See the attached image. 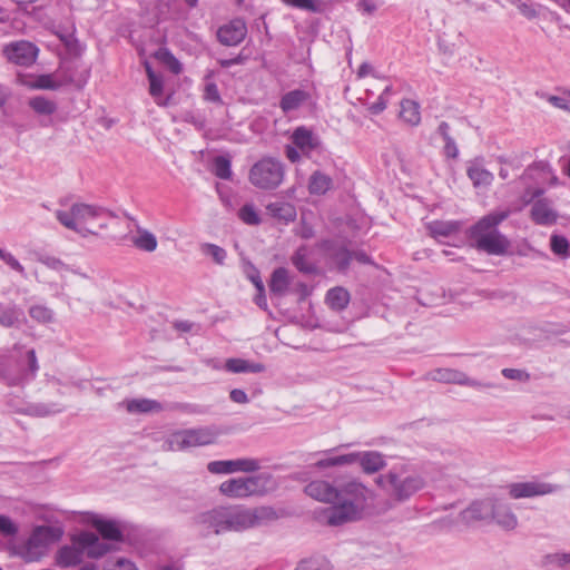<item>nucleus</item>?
<instances>
[{"mask_svg": "<svg viewBox=\"0 0 570 570\" xmlns=\"http://www.w3.org/2000/svg\"><path fill=\"white\" fill-rule=\"evenodd\" d=\"M278 519L272 507L246 508L244 505H219L195 515L194 523L205 533L222 534L240 532L262 527Z\"/></svg>", "mask_w": 570, "mask_h": 570, "instance_id": "obj_1", "label": "nucleus"}, {"mask_svg": "<svg viewBox=\"0 0 570 570\" xmlns=\"http://www.w3.org/2000/svg\"><path fill=\"white\" fill-rule=\"evenodd\" d=\"M372 491L357 479H351L337 485L335 503L323 509L318 519L330 527H340L358 521L368 505Z\"/></svg>", "mask_w": 570, "mask_h": 570, "instance_id": "obj_2", "label": "nucleus"}, {"mask_svg": "<svg viewBox=\"0 0 570 570\" xmlns=\"http://www.w3.org/2000/svg\"><path fill=\"white\" fill-rule=\"evenodd\" d=\"M57 220L67 229L73 230L81 237L98 235L106 229L114 215L106 208L94 204L73 203L69 209H57Z\"/></svg>", "mask_w": 570, "mask_h": 570, "instance_id": "obj_3", "label": "nucleus"}, {"mask_svg": "<svg viewBox=\"0 0 570 570\" xmlns=\"http://www.w3.org/2000/svg\"><path fill=\"white\" fill-rule=\"evenodd\" d=\"M509 209L492 212L479 219L470 228V238L475 248L490 255H502L509 246V239L498 230V226L510 216Z\"/></svg>", "mask_w": 570, "mask_h": 570, "instance_id": "obj_4", "label": "nucleus"}, {"mask_svg": "<svg viewBox=\"0 0 570 570\" xmlns=\"http://www.w3.org/2000/svg\"><path fill=\"white\" fill-rule=\"evenodd\" d=\"M375 482L399 502L409 500L425 487L424 478L404 465L380 475Z\"/></svg>", "mask_w": 570, "mask_h": 570, "instance_id": "obj_5", "label": "nucleus"}, {"mask_svg": "<svg viewBox=\"0 0 570 570\" xmlns=\"http://www.w3.org/2000/svg\"><path fill=\"white\" fill-rule=\"evenodd\" d=\"M220 435L215 425L176 431L167 436L163 444L165 451H185L190 448L206 446L216 442Z\"/></svg>", "mask_w": 570, "mask_h": 570, "instance_id": "obj_6", "label": "nucleus"}, {"mask_svg": "<svg viewBox=\"0 0 570 570\" xmlns=\"http://www.w3.org/2000/svg\"><path fill=\"white\" fill-rule=\"evenodd\" d=\"M285 177L284 164L275 157H263L249 169V183L261 190H274L278 188Z\"/></svg>", "mask_w": 570, "mask_h": 570, "instance_id": "obj_7", "label": "nucleus"}, {"mask_svg": "<svg viewBox=\"0 0 570 570\" xmlns=\"http://www.w3.org/2000/svg\"><path fill=\"white\" fill-rule=\"evenodd\" d=\"M61 537L62 530L60 528L38 525L19 548L18 554L27 562L38 561L47 554L49 547L59 541Z\"/></svg>", "mask_w": 570, "mask_h": 570, "instance_id": "obj_8", "label": "nucleus"}, {"mask_svg": "<svg viewBox=\"0 0 570 570\" xmlns=\"http://www.w3.org/2000/svg\"><path fill=\"white\" fill-rule=\"evenodd\" d=\"M544 190L542 188H528L522 199L525 204L532 203L530 209V218L537 225L550 226L557 223L559 214L556 210L552 200L543 198Z\"/></svg>", "mask_w": 570, "mask_h": 570, "instance_id": "obj_9", "label": "nucleus"}, {"mask_svg": "<svg viewBox=\"0 0 570 570\" xmlns=\"http://www.w3.org/2000/svg\"><path fill=\"white\" fill-rule=\"evenodd\" d=\"M561 489L559 484L547 482L540 479L515 482L508 485V493L511 499H528L549 495Z\"/></svg>", "mask_w": 570, "mask_h": 570, "instance_id": "obj_10", "label": "nucleus"}, {"mask_svg": "<svg viewBox=\"0 0 570 570\" xmlns=\"http://www.w3.org/2000/svg\"><path fill=\"white\" fill-rule=\"evenodd\" d=\"M39 53L38 47L27 40L13 41L3 47L4 57L12 63L29 67L35 63Z\"/></svg>", "mask_w": 570, "mask_h": 570, "instance_id": "obj_11", "label": "nucleus"}, {"mask_svg": "<svg viewBox=\"0 0 570 570\" xmlns=\"http://www.w3.org/2000/svg\"><path fill=\"white\" fill-rule=\"evenodd\" d=\"M261 469L262 461L252 458L212 461L207 465V470L214 474H228L235 472L252 473Z\"/></svg>", "mask_w": 570, "mask_h": 570, "instance_id": "obj_12", "label": "nucleus"}, {"mask_svg": "<svg viewBox=\"0 0 570 570\" xmlns=\"http://www.w3.org/2000/svg\"><path fill=\"white\" fill-rule=\"evenodd\" d=\"M83 548L71 538L70 544H63L55 553L53 561L59 568H73L80 566L83 560Z\"/></svg>", "mask_w": 570, "mask_h": 570, "instance_id": "obj_13", "label": "nucleus"}, {"mask_svg": "<svg viewBox=\"0 0 570 570\" xmlns=\"http://www.w3.org/2000/svg\"><path fill=\"white\" fill-rule=\"evenodd\" d=\"M494 499L488 498L472 502L466 509L461 511L462 522L470 524L476 521L490 520L493 514Z\"/></svg>", "mask_w": 570, "mask_h": 570, "instance_id": "obj_14", "label": "nucleus"}, {"mask_svg": "<svg viewBox=\"0 0 570 570\" xmlns=\"http://www.w3.org/2000/svg\"><path fill=\"white\" fill-rule=\"evenodd\" d=\"M247 35V27L242 19H234L222 26L217 31V38L224 46H237Z\"/></svg>", "mask_w": 570, "mask_h": 570, "instance_id": "obj_15", "label": "nucleus"}, {"mask_svg": "<svg viewBox=\"0 0 570 570\" xmlns=\"http://www.w3.org/2000/svg\"><path fill=\"white\" fill-rule=\"evenodd\" d=\"M75 541L81 544L88 558L98 559L110 551L111 546L100 541L94 532L82 531L75 535Z\"/></svg>", "mask_w": 570, "mask_h": 570, "instance_id": "obj_16", "label": "nucleus"}, {"mask_svg": "<svg viewBox=\"0 0 570 570\" xmlns=\"http://www.w3.org/2000/svg\"><path fill=\"white\" fill-rule=\"evenodd\" d=\"M431 377L434 381L444 382V383H454L460 385H466L471 387H490L491 384L481 383L473 379H470L466 374L450 368H438L431 373Z\"/></svg>", "mask_w": 570, "mask_h": 570, "instance_id": "obj_17", "label": "nucleus"}, {"mask_svg": "<svg viewBox=\"0 0 570 570\" xmlns=\"http://www.w3.org/2000/svg\"><path fill=\"white\" fill-rule=\"evenodd\" d=\"M305 493L324 503H335L337 487L324 480H314L305 487Z\"/></svg>", "mask_w": 570, "mask_h": 570, "instance_id": "obj_18", "label": "nucleus"}, {"mask_svg": "<svg viewBox=\"0 0 570 570\" xmlns=\"http://www.w3.org/2000/svg\"><path fill=\"white\" fill-rule=\"evenodd\" d=\"M353 464L358 463L366 474L379 472L385 466L384 456L376 451L352 452Z\"/></svg>", "mask_w": 570, "mask_h": 570, "instance_id": "obj_19", "label": "nucleus"}, {"mask_svg": "<svg viewBox=\"0 0 570 570\" xmlns=\"http://www.w3.org/2000/svg\"><path fill=\"white\" fill-rule=\"evenodd\" d=\"M248 491L250 497L264 495L274 491L277 488L275 478L267 472L258 473L252 476H246Z\"/></svg>", "mask_w": 570, "mask_h": 570, "instance_id": "obj_20", "label": "nucleus"}, {"mask_svg": "<svg viewBox=\"0 0 570 570\" xmlns=\"http://www.w3.org/2000/svg\"><path fill=\"white\" fill-rule=\"evenodd\" d=\"M491 519L504 530L512 531L518 527V518L508 503L494 499V509Z\"/></svg>", "mask_w": 570, "mask_h": 570, "instance_id": "obj_21", "label": "nucleus"}, {"mask_svg": "<svg viewBox=\"0 0 570 570\" xmlns=\"http://www.w3.org/2000/svg\"><path fill=\"white\" fill-rule=\"evenodd\" d=\"M291 139L303 154H308L321 145L320 138L304 126L297 127L293 131Z\"/></svg>", "mask_w": 570, "mask_h": 570, "instance_id": "obj_22", "label": "nucleus"}, {"mask_svg": "<svg viewBox=\"0 0 570 570\" xmlns=\"http://www.w3.org/2000/svg\"><path fill=\"white\" fill-rule=\"evenodd\" d=\"M219 491L228 498L244 499L250 497L246 476L233 478L224 481L219 485Z\"/></svg>", "mask_w": 570, "mask_h": 570, "instance_id": "obj_23", "label": "nucleus"}, {"mask_svg": "<svg viewBox=\"0 0 570 570\" xmlns=\"http://www.w3.org/2000/svg\"><path fill=\"white\" fill-rule=\"evenodd\" d=\"M334 449L324 453L323 458L314 463V468L324 470L328 468L347 466L353 464L355 456L351 453L334 454Z\"/></svg>", "mask_w": 570, "mask_h": 570, "instance_id": "obj_24", "label": "nucleus"}, {"mask_svg": "<svg viewBox=\"0 0 570 570\" xmlns=\"http://www.w3.org/2000/svg\"><path fill=\"white\" fill-rule=\"evenodd\" d=\"M266 210L273 218L284 224L294 222L297 216L295 206L286 202L269 203Z\"/></svg>", "mask_w": 570, "mask_h": 570, "instance_id": "obj_25", "label": "nucleus"}, {"mask_svg": "<svg viewBox=\"0 0 570 570\" xmlns=\"http://www.w3.org/2000/svg\"><path fill=\"white\" fill-rule=\"evenodd\" d=\"M461 227L462 224L458 220H434L426 225L430 235L436 239L455 235Z\"/></svg>", "mask_w": 570, "mask_h": 570, "instance_id": "obj_26", "label": "nucleus"}, {"mask_svg": "<svg viewBox=\"0 0 570 570\" xmlns=\"http://www.w3.org/2000/svg\"><path fill=\"white\" fill-rule=\"evenodd\" d=\"M309 99V94L302 89H295L286 92L279 101L283 112L288 114L297 110L303 104Z\"/></svg>", "mask_w": 570, "mask_h": 570, "instance_id": "obj_27", "label": "nucleus"}, {"mask_svg": "<svg viewBox=\"0 0 570 570\" xmlns=\"http://www.w3.org/2000/svg\"><path fill=\"white\" fill-rule=\"evenodd\" d=\"M224 367L230 373H262L265 371L264 364L244 358H228Z\"/></svg>", "mask_w": 570, "mask_h": 570, "instance_id": "obj_28", "label": "nucleus"}, {"mask_svg": "<svg viewBox=\"0 0 570 570\" xmlns=\"http://www.w3.org/2000/svg\"><path fill=\"white\" fill-rule=\"evenodd\" d=\"M92 525L106 540L120 541L122 539V532L117 521L96 519L92 521Z\"/></svg>", "mask_w": 570, "mask_h": 570, "instance_id": "obj_29", "label": "nucleus"}, {"mask_svg": "<svg viewBox=\"0 0 570 570\" xmlns=\"http://www.w3.org/2000/svg\"><path fill=\"white\" fill-rule=\"evenodd\" d=\"M22 321L23 313L18 306L0 304V326L6 328L19 327Z\"/></svg>", "mask_w": 570, "mask_h": 570, "instance_id": "obj_30", "label": "nucleus"}, {"mask_svg": "<svg viewBox=\"0 0 570 570\" xmlns=\"http://www.w3.org/2000/svg\"><path fill=\"white\" fill-rule=\"evenodd\" d=\"M122 404L129 413H150L163 410L159 402L150 399H131L124 401Z\"/></svg>", "mask_w": 570, "mask_h": 570, "instance_id": "obj_31", "label": "nucleus"}, {"mask_svg": "<svg viewBox=\"0 0 570 570\" xmlns=\"http://www.w3.org/2000/svg\"><path fill=\"white\" fill-rule=\"evenodd\" d=\"M289 286L288 271L284 267L276 268L271 277L269 289L277 296H283Z\"/></svg>", "mask_w": 570, "mask_h": 570, "instance_id": "obj_32", "label": "nucleus"}, {"mask_svg": "<svg viewBox=\"0 0 570 570\" xmlns=\"http://www.w3.org/2000/svg\"><path fill=\"white\" fill-rule=\"evenodd\" d=\"M333 184L332 178L320 171H314L308 181V190L312 195H324L328 189H331Z\"/></svg>", "mask_w": 570, "mask_h": 570, "instance_id": "obj_33", "label": "nucleus"}, {"mask_svg": "<svg viewBox=\"0 0 570 570\" xmlns=\"http://www.w3.org/2000/svg\"><path fill=\"white\" fill-rule=\"evenodd\" d=\"M468 176L472 180L474 187H489L494 179L492 173L478 164H472L468 168Z\"/></svg>", "mask_w": 570, "mask_h": 570, "instance_id": "obj_34", "label": "nucleus"}, {"mask_svg": "<svg viewBox=\"0 0 570 570\" xmlns=\"http://www.w3.org/2000/svg\"><path fill=\"white\" fill-rule=\"evenodd\" d=\"M400 117L410 126H416L421 121L420 106L411 99L401 102Z\"/></svg>", "mask_w": 570, "mask_h": 570, "instance_id": "obj_35", "label": "nucleus"}, {"mask_svg": "<svg viewBox=\"0 0 570 570\" xmlns=\"http://www.w3.org/2000/svg\"><path fill=\"white\" fill-rule=\"evenodd\" d=\"M350 302V293L343 287L331 288L326 294V303L335 311L344 309Z\"/></svg>", "mask_w": 570, "mask_h": 570, "instance_id": "obj_36", "label": "nucleus"}, {"mask_svg": "<svg viewBox=\"0 0 570 570\" xmlns=\"http://www.w3.org/2000/svg\"><path fill=\"white\" fill-rule=\"evenodd\" d=\"M134 245L145 252L151 253L157 248L156 236L147 229L138 228L137 235L132 238Z\"/></svg>", "mask_w": 570, "mask_h": 570, "instance_id": "obj_37", "label": "nucleus"}, {"mask_svg": "<svg viewBox=\"0 0 570 570\" xmlns=\"http://www.w3.org/2000/svg\"><path fill=\"white\" fill-rule=\"evenodd\" d=\"M154 57L164 66H166L173 73L178 75L181 72L183 67L178 59L170 52L169 49L160 47Z\"/></svg>", "mask_w": 570, "mask_h": 570, "instance_id": "obj_38", "label": "nucleus"}, {"mask_svg": "<svg viewBox=\"0 0 570 570\" xmlns=\"http://www.w3.org/2000/svg\"><path fill=\"white\" fill-rule=\"evenodd\" d=\"M550 249L551 252L561 259L570 257V243L569 240L558 234H552L550 237Z\"/></svg>", "mask_w": 570, "mask_h": 570, "instance_id": "obj_39", "label": "nucleus"}, {"mask_svg": "<svg viewBox=\"0 0 570 570\" xmlns=\"http://www.w3.org/2000/svg\"><path fill=\"white\" fill-rule=\"evenodd\" d=\"M39 262L42 264L43 268L48 272L53 273L59 278H62L67 272H69V267L59 258L52 256H42L39 258Z\"/></svg>", "mask_w": 570, "mask_h": 570, "instance_id": "obj_40", "label": "nucleus"}, {"mask_svg": "<svg viewBox=\"0 0 570 570\" xmlns=\"http://www.w3.org/2000/svg\"><path fill=\"white\" fill-rule=\"evenodd\" d=\"M29 106L39 115H52L57 110L55 101L49 100L42 96L33 97L29 100Z\"/></svg>", "mask_w": 570, "mask_h": 570, "instance_id": "obj_41", "label": "nucleus"}, {"mask_svg": "<svg viewBox=\"0 0 570 570\" xmlns=\"http://www.w3.org/2000/svg\"><path fill=\"white\" fill-rule=\"evenodd\" d=\"M213 173L220 179L229 180L233 175L230 159L226 156L215 157L213 161Z\"/></svg>", "mask_w": 570, "mask_h": 570, "instance_id": "obj_42", "label": "nucleus"}, {"mask_svg": "<svg viewBox=\"0 0 570 570\" xmlns=\"http://www.w3.org/2000/svg\"><path fill=\"white\" fill-rule=\"evenodd\" d=\"M149 94L155 102L160 107H166L169 102V97L164 98V80L161 76L153 77L149 80Z\"/></svg>", "mask_w": 570, "mask_h": 570, "instance_id": "obj_43", "label": "nucleus"}, {"mask_svg": "<svg viewBox=\"0 0 570 570\" xmlns=\"http://www.w3.org/2000/svg\"><path fill=\"white\" fill-rule=\"evenodd\" d=\"M293 265L302 273L312 274L316 271V267L307 262V248L299 247L292 257Z\"/></svg>", "mask_w": 570, "mask_h": 570, "instance_id": "obj_44", "label": "nucleus"}, {"mask_svg": "<svg viewBox=\"0 0 570 570\" xmlns=\"http://www.w3.org/2000/svg\"><path fill=\"white\" fill-rule=\"evenodd\" d=\"M30 317L40 323V324H49L55 320V313L51 308L45 305H33L29 308Z\"/></svg>", "mask_w": 570, "mask_h": 570, "instance_id": "obj_45", "label": "nucleus"}, {"mask_svg": "<svg viewBox=\"0 0 570 570\" xmlns=\"http://www.w3.org/2000/svg\"><path fill=\"white\" fill-rule=\"evenodd\" d=\"M200 250L204 255L209 256L217 265H224L227 253L226 250L212 243H204L200 245Z\"/></svg>", "mask_w": 570, "mask_h": 570, "instance_id": "obj_46", "label": "nucleus"}, {"mask_svg": "<svg viewBox=\"0 0 570 570\" xmlns=\"http://www.w3.org/2000/svg\"><path fill=\"white\" fill-rule=\"evenodd\" d=\"M331 258L340 271H346L353 258V254L345 247H338L332 250Z\"/></svg>", "mask_w": 570, "mask_h": 570, "instance_id": "obj_47", "label": "nucleus"}, {"mask_svg": "<svg viewBox=\"0 0 570 570\" xmlns=\"http://www.w3.org/2000/svg\"><path fill=\"white\" fill-rule=\"evenodd\" d=\"M239 219L252 226H256L261 223V217L253 204H245L238 212Z\"/></svg>", "mask_w": 570, "mask_h": 570, "instance_id": "obj_48", "label": "nucleus"}, {"mask_svg": "<svg viewBox=\"0 0 570 570\" xmlns=\"http://www.w3.org/2000/svg\"><path fill=\"white\" fill-rule=\"evenodd\" d=\"M36 279L41 283L48 285L51 289L60 288L59 282L57 279V275L51 272H48L46 268L35 269L33 272Z\"/></svg>", "mask_w": 570, "mask_h": 570, "instance_id": "obj_49", "label": "nucleus"}, {"mask_svg": "<svg viewBox=\"0 0 570 570\" xmlns=\"http://www.w3.org/2000/svg\"><path fill=\"white\" fill-rule=\"evenodd\" d=\"M61 86L60 82L56 81L51 75H40L35 81L29 83V87L35 89H49L56 90Z\"/></svg>", "mask_w": 570, "mask_h": 570, "instance_id": "obj_50", "label": "nucleus"}, {"mask_svg": "<svg viewBox=\"0 0 570 570\" xmlns=\"http://www.w3.org/2000/svg\"><path fill=\"white\" fill-rule=\"evenodd\" d=\"M570 563V553H550L543 557L542 559V566H557L562 567L564 564Z\"/></svg>", "mask_w": 570, "mask_h": 570, "instance_id": "obj_51", "label": "nucleus"}, {"mask_svg": "<svg viewBox=\"0 0 570 570\" xmlns=\"http://www.w3.org/2000/svg\"><path fill=\"white\" fill-rule=\"evenodd\" d=\"M285 4L307 10L311 12H320L321 4L317 0H282Z\"/></svg>", "mask_w": 570, "mask_h": 570, "instance_id": "obj_52", "label": "nucleus"}, {"mask_svg": "<svg viewBox=\"0 0 570 570\" xmlns=\"http://www.w3.org/2000/svg\"><path fill=\"white\" fill-rule=\"evenodd\" d=\"M382 0H358L356 8L363 14L372 16L382 6Z\"/></svg>", "mask_w": 570, "mask_h": 570, "instance_id": "obj_53", "label": "nucleus"}, {"mask_svg": "<svg viewBox=\"0 0 570 570\" xmlns=\"http://www.w3.org/2000/svg\"><path fill=\"white\" fill-rule=\"evenodd\" d=\"M18 531V525L9 517L0 514V533L2 535L14 537Z\"/></svg>", "mask_w": 570, "mask_h": 570, "instance_id": "obj_54", "label": "nucleus"}, {"mask_svg": "<svg viewBox=\"0 0 570 570\" xmlns=\"http://www.w3.org/2000/svg\"><path fill=\"white\" fill-rule=\"evenodd\" d=\"M11 269L17 272L20 276L27 277V273L24 267L20 264V262L9 252H4L0 257Z\"/></svg>", "mask_w": 570, "mask_h": 570, "instance_id": "obj_55", "label": "nucleus"}, {"mask_svg": "<svg viewBox=\"0 0 570 570\" xmlns=\"http://www.w3.org/2000/svg\"><path fill=\"white\" fill-rule=\"evenodd\" d=\"M204 99L206 101H209V102L222 104V97L219 95V91H218V88H217L216 83L208 82L205 86Z\"/></svg>", "mask_w": 570, "mask_h": 570, "instance_id": "obj_56", "label": "nucleus"}, {"mask_svg": "<svg viewBox=\"0 0 570 570\" xmlns=\"http://www.w3.org/2000/svg\"><path fill=\"white\" fill-rule=\"evenodd\" d=\"M502 375L509 380H515L520 382H527L530 379L529 373L519 368H503Z\"/></svg>", "mask_w": 570, "mask_h": 570, "instance_id": "obj_57", "label": "nucleus"}, {"mask_svg": "<svg viewBox=\"0 0 570 570\" xmlns=\"http://www.w3.org/2000/svg\"><path fill=\"white\" fill-rule=\"evenodd\" d=\"M548 101L556 108L570 114V99L560 96H549Z\"/></svg>", "mask_w": 570, "mask_h": 570, "instance_id": "obj_58", "label": "nucleus"}, {"mask_svg": "<svg viewBox=\"0 0 570 570\" xmlns=\"http://www.w3.org/2000/svg\"><path fill=\"white\" fill-rule=\"evenodd\" d=\"M229 397L233 402L238 404H246L249 401L246 392L242 389L232 390L229 393Z\"/></svg>", "mask_w": 570, "mask_h": 570, "instance_id": "obj_59", "label": "nucleus"}, {"mask_svg": "<svg viewBox=\"0 0 570 570\" xmlns=\"http://www.w3.org/2000/svg\"><path fill=\"white\" fill-rule=\"evenodd\" d=\"M60 410H50L47 405H37L32 406L29 410L30 414L37 415V416H47L49 414L58 413Z\"/></svg>", "mask_w": 570, "mask_h": 570, "instance_id": "obj_60", "label": "nucleus"}, {"mask_svg": "<svg viewBox=\"0 0 570 570\" xmlns=\"http://www.w3.org/2000/svg\"><path fill=\"white\" fill-rule=\"evenodd\" d=\"M444 153L448 157L455 158L459 154L458 147L453 138L444 140Z\"/></svg>", "mask_w": 570, "mask_h": 570, "instance_id": "obj_61", "label": "nucleus"}, {"mask_svg": "<svg viewBox=\"0 0 570 570\" xmlns=\"http://www.w3.org/2000/svg\"><path fill=\"white\" fill-rule=\"evenodd\" d=\"M285 155L291 163H297L301 159V154L295 145H287L285 148Z\"/></svg>", "mask_w": 570, "mask_h": 570, "instance_id": "obj_62", "label": "nucleus"}, {"mask_svg": "<svg viewBox=\"0 0 570 570\" xmlns=\"http://www.w3.org/2000/svg\"><path fill=\"white\" fill-rule=\"evenodd\" d=\"M517 8L528 19H533L537 17V10L524 2L518 3Z\"/></svg>", "mask_w": 570, "mask_h": 570, "instance_id": "obj_63", "label": "nucleus"}, {"mask_svg": "<svg viewBox=\"0 0 570 570\" xmlns=\"http://www.w3.org/2000/svg\"><path fill=\"white\" fill-rule=\"evenodd\" d=\"M386 108V100L385 98L383 97V95H381L377 99V101H375L374 104H372L370 107H368V110L374 114V115H377L380 112H382L384 109Z\"/></svg>", "mask_w": 570, "mask_h": 570, "instance_id": "obj_64", "label": "nucleus"}]
</instances>
